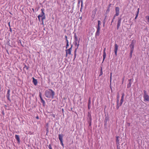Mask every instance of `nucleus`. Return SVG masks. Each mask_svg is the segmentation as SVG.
I'll use <instances>...</instances> for the list:
<instances>
[{
	"instance_id": "f257e3e1",
	"label": "nucleus",
	"mask_w": 149,
	"mask_h": 149,
	"mask_svg": "<svg viewBox=\"0 0 149 149\" xmlns=\"http://www.w3.org/2000/svg\"><path fill=\"white\" fill-rule=\"evenodd\" d=\"M55 94L54 92L52 89H49L45 91V95L47 98L53 99Z\"/></svg>"
},
{
	"instance_id": "f03ea898",
	"label": "nucleus",
	"mask_w": 149,
	"mask_h": 149,
	"mask_svg": "<svg viewBox=\"0 0 149 149\" xmlns=\"http://www.w3.org/2000/svg\"><path fill=\"white\" fill-rule=\"evenodd\" d=\"M98 25L96 27L97 31L95 34V35L96 36H99L100 35V25L101 24V22L100 20L98 21Z\"/></svg>"
},
{
	"instance_id": "7ed1b4c3",
	"label": "nucleus",
	"mask_w": 149,
	"mask_h": 149,
	"mask_svg": "<svg viewBox=\"0 0 149 149\" xmlns=\"http://www.w3.org/2000/svg\"><path fill=\"white\" fill-rule=\"evenodd\" d=\"M143 97L144 101H149V96L147 94L146 92L145 91H144Z\"/></svg>"
},
{
	"instance_id": "20e7f679",
	"label": "nucleus",
	"mask_w": 149,
	"mask_h": 149,
	"mask_svg": "<svg viewBox=\"0 0 149 149\" xmlns=\"http://www.w3.org/2000/svg\"><path fill=\"white\" fill-rule=\"evenodd\" d=\"M63 135L62 134H59L58 135V139L61 142V143L62 146L64 147V145L63 143Z\"/></svg>"
},
{
	"instance_id": "39448f33",
	"label": "nucleus",
	"mask_w": 149,
	"mask_h": 149,
	"mask_svg": "<svg viewBox=\"0 0 149 149\" xmlns=\"http://www.w3.org/2000/svg\"><path fill=\"white\" fill-rule=\"evenodd\" d=\"M121 22V18L120 17H118L117 24V29H118L120 27Z\"/></svg>"
},
{
	"instance_id": "423d86ee",
	"label": "nucleus",
	"mask_w": 149,
	"mask_h": 149,
	"mask_svg": "<svg viewBox=\"0 0 149 149\" xmlns=\"http://www.w3.org/2000/svg\"><path fill=\"white\" fill-rule=\"evenodd\" d=\"M115 48L114 49V52L116 56H117V52L118 49V46L116 44H115L114 45Z\"/></svg>"
},
{
	"instance_id": "0eeeda50",
	"label": "nucleus",
	"mask_w": 149,
	"mask_h": 149,
	"mask_svg": "<svg viewBox=\"0 0 149 149\" xmlns=\"http://www.w3.org/2000/svg\"><path fill=\"white\" fill-rule=\"evenodd\" d=\"M116 14L114 15L115 17L118 16L119 15V8L118 7H117L116 8Z\"/></svg>"
},
{
	"instance_id": "6e6552de",
	"label": "nucleus",
	"mask_w": 149,
	"mask_h": 149,
	"mask_svg": "<svg viewBox=\"0 0 149 149\" xmlns=\"http://www.w3.org/2000/svg\"><path fill=\"white\" fill-rule=\"evenodd\" d=\"M41 10L42 12L41 14L38 15V16H39V17H42L43 16L45 15V14L44 13L45 9L43 8H42L41 9Z\"/></svg>"
},
{
	"instance_id": "1a4fd4ad",
	"label": "nucleus",
	"mask_w": 149,
	"mask_h": 149,
	"mask_svg": "<svg viewBox=\"0 0 149 149\" xmlns=\"http://www.w3.org/2000/svg\"><path fill=\"white\" fill-rule=\"evenodd\" d=\"M134 46V44L133 42V40L132 41L130 45V50L133 51Z\"/></svg>"
},
{
	"instance_id": "9d476101",
	"label": "nucleus",
	"mask_w": 149,
	"mask_h": 149,
	"mask_svg": "<svg viewBox=\"0 0 149 149\" xmlns=\"http://www.w3.org/2000/svg\"><path fill=\"white\" fill-rule=\"evenodd\" d=\"M106 48H104V49L103 50V61H104V60L106 58V53L105 52V50H106Z\"/></svg>"
},
{
	"instance_id": "9b49d317",
	"label": "nucleus",
	"mask_w": 149,
	"mask_h": 149,
	"mask_svg": "<svg viewBox=\"0 0 149 149\" xmlns=\"http://www.w3.org/2000/svg\"><path fill=\"white\" fill-rule=\"evenodd\" d=\"M72 45H71V47L69 49H68L66 50V52L68 53V54H71V51L72 50Z\"/></svg>"
},
{
	"instance_id": "f8f14e48",
	"label": "nucleus",
	"mask_w": 149,
	"mask_h": 149,
	"mask_svg": "<svg viewBox=\"0 0 149 149\" xmlns=\"http://www.w3.org/2000/svg\"><path fill=\"white\" fill-rule=\"evenodd\" d=\"M33 82L34 85L36 86L37 85L38 83L37 80L34 77H33Z\"/></svg>"
},
{
	"instance_id": "ddd939ff",
	"label": "nucleus",
	"mask_w": 149,
	"mask_h": 149,
	"mask_svg": "<svg viewBox=\"0 0 149 149\" xmlns=\"http://www.w3.org/2000/svg\"><path fill=\"white\" fill-rule=\"evenodd\" d=\"M88 118L89 119L88 120H90V121H91L92 118L91 114V113L89 112H88Z\"/></svg>"
},
{
	"instance_id": "4468645a",
	"label": "nucleus",
	"mask_w": 149,
	"mask_h": 149,
	"mask_svg": "<svg viewBox=\"0 0 149 149\" xmlns=\"http://www.w3.org/2000/svg\"><path fill=\"white\" fill-rule=\"evenodd\" d=\"M15 139L18 141H20V139L19 138V136L18 135H16L15 136Z\"/></svg>"
},
{
	"instance_id": "2eb2a0df",
	"label": "nucleus",
	"mask_w": 149,
	"mask_h": 149,
	"mask_svg": "<svg viewBox=\"0 0 149 149\" xmlns=\"http://www.w3.org/2000/svg\"><path fill=\"white\" fill-rule=\"evenodd\" d=\"M91 101L90 99H89L88 104V109H90L91 108Z\"/></svg>"
},
{
	"instance_id": "dca6fc26",
	"label": "nucleus",
	"mask_w": 149,
	"mask_h": 149,
	"mask_svg": "<svg viewBox=\"0 0 149 149\" xmlns=\"http://www.w3.org/2000/svg\"><path fill=\"white\" fill-rule=\"evenodd\" d=\"M117 105L116 106V108L117 109H118L119 107L121 105L120 104H119V102H116Z\"/></svg>"
},
{
	"instance_id": "f3484780",
	"label": "nucleus",
	"mask_w": 149,
	"mask_h": 149,
	"mask_svg": "<svg viewBox=\"0 0 149 149\" xmlns=\"http://www.w3.org/2000/svg\"><path fill=\"white\" fill-rule=\"evenodd\" d=\"M10 90H8L7 91V93L6 95L7 97H10Z\"/></svg>"
},
{
	"instance_id": "a211bd4d",
	"label": "nucleus",
	"mask_w": 149,
	"mask_h": 149,
	"mask_svg": "<svg viewBox=\"0 0 149 149\" xmlns=\"http://www.w3.org/2000/svg\"><path fill=\"white\" fill-rule=\"evenodd\" d=\"M80 2H81V8H82V7H83V1H82V0H80V1H78V4H79L80 3Z\"/></svg>"
},
{
	"instance_id": "6ab92c4d",
	"label": "nucleus",
	"mask_w": 149,
	"mask_h": 149,
	"mask_svg": "<svg viewBox=\"0 0 149 149\" xmlns=\"http://www.w3.org/2000/svg\"><path fill=\"white\" fill-rule=\"evenodd\" d=\"M139 8H138V11H137V13L136 15V17L135 18V19H136L137 18V17H138V13H139Z\"/></svg>"
},
{
	"instance_id": "aec40b11",
	"label": "nucleus",
	"mask_w": 149,
	"mask_h": 149,
	"mask_svg": "<svg viewBox=\"0 0 149 149\" xmlns=\"http://www.w3.org/2000/svg\"><path fill=\"white\" fill-rule=\"evenodd\" d=\"M45 15H44L42 17V19H42L41 20L42 21V24H43V20L44 19H45Z\"/></svg>"
},
{
	"instance_id": "412c9836",
	"label": "nucleus",
	"mask_w": 149,
	"mask_h": 149,
	"mask_svg": "<svg viewBox=\"0 0 149 149\" xmlns=\"http://www.w3.org/2000/svg\"><path fill=\"white\" fill-rule=\"evenodd\" d=\"M119 96L118 94V95L117 97V101L116 102H119Z\"/></svg>"
},
{
	"instance_id": "4be33fe9",
	"label": "nucleus",
	"mask_w": 149,
	"mask_h": 149,
	"mask_svg": "<svg viewBox=\"0 0 149 149\" xmlns=\"http://www.w3.org/2000/svg\"><path fill=\"white\" fill-rule=\"evenodd\" d=\"M74 39L75 40V41H77L78 40V39H77V37L76 35V34L75 33L74 34Z\"/></svg>"
},
{
	"instance_id": "5701e85b",
	"label": "nucleus",
	"mask_w": 149,
	"mask_h": 149,
	"mask_svg": "<svg viewBox=\"0 0 149 149\" xmlns=\"http://www.w3.org/2000/svg\"><path fill=\"white\" fill-rule=\"evenodd\" d=\"M103 74L102 71V68H101L100 69V74L99 75V76H101Z\"/></svg>"
},
{
	"instance_id": "b1692460",
	"label": "nucleus",
	"mask_w": 149,
	"mask_h": 149,
	"mask_svg": "<svg viewBox=\"0 0 149 149\" xmlns=\"http://www.w3.org/2000/svg\"><path fill=\"white\" fill-rule=\"evenodd\" d=\"M123 101H124V100L121 99V100H120V103H119V104H120L121 105H122L123 103Z\"/></svg>"
},
{
	"instance_id": "393cba45",
	"label": "nucleus",
	"mask_w": 149,
	"mask_h": 149,
	"mask_svg": "<svg viewBox=\"0 0 149 149\" xmlns=\"http://www.w3.org/2000/svg\"><path fill=\"white\" fill-rule=\"evenodd\" d=\"M116 142L117 143H119V140L118 139V136H116Z\"/></svg>"
},
{
	"instance_id": "a878e982",
	"label": "nucleus",
	"mask_w": 149,
	"mask_h": 149,
	"mask_svg": "<svg viewBox=\"0 0 149 149\" xmlns=\"http://www.w3.org/2000/svg\"><path fill=\"white\" fill-rule=\"evenodd\" d=\"M133 51L130 50V56L131 57H132V54Z\"/></svg>"
},
{
	"instance_id": "bb28decb",
	"label": "nucleus",
	"mask_w": 149,
	"mask_h": 149,
	"mask_svg": "<svg viewBox=\"0 0 149 149\" xmlns=\"http://www.w3.org/2000/svg\"><path fill=\"white\" fill-rule=\"evenodd\" d=\"M76 49L74 51V59L76 58Z\"/></svg>"
},
{
	"instance_id": "cd10ccee",
	"label": "nucleus",
	"mask_w": 149,
	"mask_h": 149,
	"mask_svg": "<svg viewBox=\"0 0 149 149\" xmlns=\"http://www.w3.org/2000/svg\"><path fill=\"white\" fill-rule=\"evenodd\" d=\"M48 148L49 149H52L51 144H50L49 145Z\"/></svg>"
},
{
	"instance_id": "c85d7f7f",
	"label": "nucleus",
	"mask_w": 149,
	"mask_h": 149,
	"mask_svg": "<svg viewBox=\"0 0 149 149\" xmlns=\"http://www.w3.org/2000/svg\"><path fill=\"white\" fill-rule=\"evenodd\" d=\"M39 97L40 99L42 98L41 96V93L40 92L39 94Z\"/></svg>"
},
{
	"instance_id": "c756f323",
	"label": "nucleus",
	"mask_w": 149,
	"mask_h": 149,
	"mask_svg": "<svg viewBox=\"0 0 149 149\" xmlns=\"http://www.w3.org/2000/svg\"><path fill=\"white\" fill-rule=\"evenodd\" d=\"M115 17H115V16L114 15L113 19H112V20L111 21V23H112L113 22V20L115 19Z\"/></svg>"
},
{
	"instance_id": "7c9ffc66",
	"label": "nucleus",
	"mask_w": 149,
	"mask_h": 149,
	"mask_svg": "<svg viewBox=\"0 0 149 149\" xmlns=\"http://www.w3.org/2000/svg\"><path fill=\"white\" fill-rule=\"evenodd\" d=\"M91 121H90V120H88V122L89 123V125L90 126L91 125Z\"/></svg>"
},
{
	"instance_id": "2f4dec72",
	"label": "nucleus",
	"mask_w": 149,
	"mask_h": 149,
	"mask_svg": "<svg viewBox=\"0 0 149 149\" xmlns=\"http://www.w3.org/2000/svg\"><path fill=\"white\" fill-rule=\"evenodd\" d=\"M69 46V44L68 43H67L66 44V49H67L68 48V47Z\"/></svg>"
},
{
	"instance_id": "473e14b6",
	"label": "nucleus",
	"mask_w": 149,
	"mask_h": 149,
	"mask_svg": "<svg viewBox=\"0 0 149 149\" xmlns=\"http://www.w3.org/2000/svg\"><path fill=\"white\" fill-rule=\"evenodd\" d=\"M38 20H39V21H40V17H39V16H38Z\"/></svg>"
},
{
	"instance_id": "72a5a7b5",
	"label": "nucleus",
	"mask_w": 149,
	"mask_h": 149,
	"mask_svg": "<svg viewBox=\"0 0 149 149\" xmlns=\"http://www.w3.org/2000/svg\"><path fill=\"white\" fill-rule=\"evenodd\" d=\"M124 97L122 96L121 99L124 100Z\"/></svg>"
},
{
	"instance_id": "f704fd0d",
	"label": "nucleus",
	"mask_w": 149,
	"mask_h": 149,
	"mask_svg": "<svg viewBox=\"0 0 149 149\" xmlns=\"http://www.w3.org/2000/svg\"><path fill=\"white\" fill-rule=\"evenodd\" d=\"M66 41L67 42V43H68V39H66Z\"/></svg>"
},
{
	"instance_id": "c9c22d12",
	"label": "nucleus",
	"mask_w": 149,
	"mask_h": 149,
	"mask_svg": "<svg viewBox=\"0 0 149 149\" xmlns=\"http://www.w3.org/2000/svg\"><path fill=\"white\" fill-rule=\"evenodd\" d=\"M65 40H66V39H67V36H65Z\"/></svg>"
},
{
	"instance_id": "e433bc0d",
	"label": "nucleus",
	"mask_w": 149,
	"mask_h": 149,
	"mask_svg": "<svg viewBox=\"0 0 149 149\" xmlns=\"http://www.w3.org/2000/svg\"><path fill=\"white\" fill-rule=\"evenodd\" d=\"M41 101L43 103H45V102L44 100H43V101Z\"/></svg>"
},
{
	"instance_id": "4c0bfd02",
	"label": "nucleus",
	"mask_w": 149,
	"mask_h": 149,
	"mask_svg": "<svg viewBox=\"0 0 149 149\" xmlns=\"http://www.w3.org/2000/svg\"><path fill=\"white\" fill-rule=\"evenodd\" d=\"M111 77H112V76H110V81H111Z\"/></svg>"
},
{
	"instance_id": "58836bf2",
	"label": "nucleus",
	"mask_w": 149,
	"mask_h": 149,
	"mask_svg": "<svg viewBox=\"0 0 149 149\" xmlns=\"http://www.w3.org/2000/svg\"><path fill=\"white\" fill-rule=\"evenodd\" d=\"M124 95H124V93H122V96L124 97Z\"/></svg>"
},
{
	"instance_id": "ea45409f",
	"label": "nucleus",
	"mask_w": 149,
	"mask_h": 149,
	"mask_svg": "<svg viewBox=\"0 0 149 149\" xmlns=\"http://www.w3.org/2000/svg\"><path fill=\"white\" fill-rule=\"evenodd\" d=\"M68 54V53L66 52V56H67Z\"/></svg>"
},
{
	"instance_id": "a19ab883",
	"label": "nucleus",
	"mask_w": 149,
	"mask_h": 149,
	"mask_svg": "<svg viewBox=\"0 0 149 149\" xmlns=\"http://www.w3.org/2000/svg\"><path fill=\"white\" fill-rule=\"evenodd\" d=\"M36 119H39V117H38V116H36Z\"/></svg>"
},
{
	"instance_id": "79ce46f5",
	"label": "nucleus",
	"mask_w": 149,
	"mask_h": 149,
	"mask_svg": "<svg viewBox=\"0 0 149 149\" xmlns=\"http://www.w3.org/2000/svg\"><path fill=\"white\" fill-rule=\"evenodd\" d=\"M104 24H105V22H103V26H104Z\"/></svg>"
},
{
	"instance_id": "37998d69",
	"label": "nucleus",
	"mask_w": 149,
	"mask_h": 149,
	"mask_svg": "<svg viewBox=\"0 0 149 149\" xmlns=\"http://www.w3.org/2000/svg\"><path fill=\"white\" fill-rule=\"evenodd\" d=\"M41 101H43V100L42 98L40 99Z\"/></svg>"
},
{
	"instance_id": "c03bdc74",
	"label": "nucleus",
	"mask_w": 149,
	"mask_h": 149,
	"mask_svg": "<svg viewBox=\"0 0 149 149\" xmlns=\"http://www.w3.org/2000/svg\"><path fill=\"white\" fill-rule=\"evenodd\" d=\"M8 100H9V98H10V97H7Z\"/></svg>"
},
{
	"instance_id": "a18cd8bd",
	"label": "nucleus",
	"mask_w": 149,
	"mask_h": 149,
	"mask_svg": "<svg viewBox=\"0 0 149 149\" xmlns=\"http://www.w3.org/2000/svg\"><path fill=\"white\" fill-rule=\"evenodd\" d=\"M82 9V8H81V9H80V10L81 11V9Z\"/></svg>"
},
{
	"instance_id": "49530a36",
	"label": "nucleus",
	"mask_w": 149,
	"mask_h": 149,
	"mask_svg": "<svg viewBox=\"0 0 149 149\" xmlns=\"http://www.w3.org/2000/svg\"><path fill=\"white\" fill-rule=\"evenodd\" d=\"M79 45V43H78V44L77 45V48L78 47Z\"/></svg>"
},
{
	"instance_id": "de8ad7c7",
	"label": "nucleus",
	"mask_w": 149,
	"mask_h": 149,
	"mask_svg": "<svg viewBox=\"0 0 149 149\" xmlns=\"http://www.w3.org/2000/svg\"><path fill=\"white\" fill-rule=\"evenodd\" d=\"M110 76H112V73H110Z\"/></svg>"
},
{
	"instance_id": "09e8293b",
	"label": "nucleus",
	"mask_w": 149,
	"mask_h": 149,
	"mask_svg": "<svg viewBox=\"0 0 149 149\" xmlns=\"http://www.w3.org/2000/svg\"><path fill=\"white\" fill-rule=\"evenodd\" d=\"M75 45H77V43L76 42H75Z\"/></svg>"
},
{
	"instance_id": "8fccbe9b",
	"label": "nucleus",
	"mask_w": 149,
	"mask_h": 149,
	"mask_svg": "<svg viewBox=\"0 0 149 149\" xmlns=\"http://www.w3.org/2000/svg\"><path fill=\"white\" fill-rule=\"evenodd\" d=\"M80 19H81V18H82V17H80Z\"/></svg>"
},
{
	"instance_id": "3c124183",
	"label": "nucleus",
	"mask_w": 149,
	"mask_h": 149,
	"mask_svg": "<svg viewBox=\"0 0 149 149\" xmlns=\"http://www.w3.org/2000/svg\"><path fill=\"white\" fill-rule=\"evenodd\" d=\"M10 31H11V29L10 28Z\"/></svg>"
},
{
	"instance_id": "603ef678",
	"label": "nucleus",
	"mask_w": 149,
	"mask_h": 149,
	"mask_svg": "<svg viewBox=\"0 0 149 149\" xmlns=\"http://www.w3.org/2000/svg\"><path fill=\"white\" fill-rule=\"evenodd\" d=\"M9 25L10 26V23H9Z\"/></svg>"
},
{
	"instance_id": "864d4df0",
	"label": "nucleus",
	"mask_w": 149,
	"mask_h": 149,
	"mask_svg": "<svg viewBox=\"0 0 149 149\" xmlns=\"http://www.w3.org/2000/svg\"><path fill=\"white\" fill-rule=\"evenodd\" d=\"M112 23L111 22V25H112Z\"/></svg>"
},
{
	"instance_id": "5fc2aeb1",
	"label": "nucleus",
	"mask_w": 149,
	"mask_h": 149,
	"mask_svg": "<svg viewBox=\"0 0 149 149\" xmlns=\"http://www.w3.org/2000/svg\"><path fill=\"white\" fill-rule=\"evenodd\" d=\"M53 116H54V117H55V116L54 115H53Z\"/></svg>"
},
{
	"instance_id": "6e6d98bb",
	"label": "nucleus",
	"mask_w": 149,
	"mask_h": 149,
	"mask_svg": "<svg viewBox=\"0 0 149 149\" xmlns=\"http://www.w3.org/2000/svg\"><path fill=\"white\" fill-rule=\"evenodd\" d=\"M53 116H54V117H55V116L54 115H53Z\"/></svg>"
},
{
	"instance_id": "4d7b16f0",
	"label": "nucleus",
	"mask_w": 149,
	"mask_h": 149,
	"mask_svg": "<svg viewBox=\"0 0 149 149\" xmlns=\"http://www.w3.org/2000/svg\"><path fill=\"white\" fill-rule=\"evenodd\" d=\"M80 0H78V1H80ZM82 1H83V0H82Z\"/></svg>"
}]
</instances>
